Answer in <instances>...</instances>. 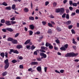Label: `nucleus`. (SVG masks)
<instances>
[{
    "label": "nucleus",
    "instance_id": "nucleus-1",
    "mask_svg": "<svg viewBox=\"0 0 79 79\" xmlns=\"http://www.w3.org/2000/svg\"><path fill=\"white\" fill-rule=\"evenodd\" d=\"M78 55V53L75 54L73 52L68 53L65 55V57H74Z\"/></svg>",
    "mask_w": 79,
    "mask_h": 79
},
{
    "label": "nucleus",
    "instance_id": "nucleus-11",
    "mask_svg": "<svg viewBox=\"0 0 79 79\" xmlns=\"http://www.w3.org/2000/svg\"><path fill=\"white\" fill-rule=\"evenodd\" d=\"M12 10H16V5L13 4L12 6Z\"/></svg>",
    "mask_w": 79,
    "mask_h": 79
},
{
    "label": "nucleus",
    "instance_id": "nucleus-59",
    "mask_svg": "<svg viewBox=\"0 0 79 79\" xmlns=\"http://www.w3.org/2000/svg\"><path fill=\"white\" fill-rule=\"evenodd\" d=\"M69 4L70 5H73V1H69Z\"/></svg>",
    "mask_w": 79,
    "mask_h": 79
},
{
    "label": "nucleus",
    "instance_id": "nucleus-15",
    "mask_svg": "<svg viewBox=\"0 0 79 79\" xmlns=\"http://www.w3.org/2000/svg\"><path fill=\"white\" fill-rule=\"evenodd\" d=\"M29 20H31V21H34V17L33 16H30L29 17Z\"/></svg>",
    "mask_w": 79,
    "mask_h": 79
},
{
    "label": "nucleus",
    "instance_id": "nucleus-45",
    "mask_svg": "<svg viewBox=\"0 0 79 79\" xmlns=\"http://www.w3.org/2000/svg\"><path fill=\"white\" fill-rule=\"evenodd\" d=\"M73 25H70L68 26V27L69 29H72V28L73 27Z\"/></svg>",
    "mask_w": 79,
    "mask_h": 79
},
{
    "label": "nucleus",
    "instance_id": "nucleus-52",
    "mask_svg": "<svg viewBox=\"0 0 79 79\" xmlns=\"http://www.w3.org/2000/svg\"><path fill=\"white\" fill-rule=\"evenodd\" d=\"M5 54V56L6 57V58H8V52H6Z\"/></svg>",
    "mask_w": 79,
    "mask_h": 79
},
{
    "label": "nucleus",
    "instance_id": "nucleus-51",
    "mask_svg": "<svg viewBox=\"0 0 79 79\" xmlns=\"http://www.w3.org/2000/svg\"><path fill=\"white\" fill-rule=\"evenodd\" d=\"M42 23L44 26H45L46 24V21H44L42 22Z\"/></svg>",
    "mask_w": 79,
    "mask_h": 79
},
{
    "label": "nucleus",
    "instance_id": "nucleus-57",
    "mask_svg": "<svg viewBox=\"0 0 79 79\" xmlns=\"http://www.w3.org/2000/svg\"><path fill=\"white\" fill-rule=\"evenodd\" d=\"M48 4H49V2H46L45 3V5L46 6H47Z\"/></svg>",
    "mask_w": 79,
    "mask_h": 79
},
{
    "label": "nucleus",
    "instance_id": "nucleus-6",
    "mask_svg": "<svg viewBox=\"0 0 79 79\" xmlns=\"http://www.w3.org/2000/svg\"><path fill=\"white\" fill-rule=\"evenodd\" d=\"M5 23L7 25V26H11V24L10 23V21L6 20L5 21Z\"/></svg>",
    "mask_w": 79,
    "mask_h": 79
},
{
    "label": "nucleus",
    "instance_id": "nucleus-7",
    "mask_svg": "<svg viewBox=\"0 0 79 79\" xmlns=\"http://www.w3.org/2000/svg\"><path fill=\"white\" fill-rule=\"evenodd\" d=\"M37 70L38 72H41L42 71V68L40 66H38L37 68Z\"/></svg>",
    "mask_w": 79,
    "mask_h": 79
},
{
    "label": "nucleus",
    "instance_id": "nucleus-50",
    "mask_svg": "<svg viewBox=\"0 0 79 79\" xmlns=\"http://www.w3.org/2000/svg\"><path fill=\"white\" fill-rule=\"evenodd\" d=\"M6 29H2V31L4 32H6Z\"/></svg>",
    "mask_w": 79,
    "mask_h": 79
},
{
    "label": "nucleus",
    "instance_id": "nucleus-2",
    "mask_svg": "<svg viewBox=\"0 0 79 79\" xmlns=\"http://www.w3.org/2000/svg\"><path fill=\"white\" fill-rule=\"evenodd\" d=\"M4 63L5 64H6L4 66V69L6 70L8 68V67H9V62H8V59H6L4 61Z\"/></svg>",
    "mask_w": 79,
    "mask_h": 79
},
{
    "label": "nucleus",
    "instance_id": "nucleus-10",
    "mask_svg": "<svg viewBox=\"0 0 79 79\" xmlns=\"http://www.w3.org/2000/svg\"><path fill=\"white\" fill-rule=\"evenodd\" d=\"M17 48L18 49H20V48H23V46L21 45H18L16 46Z\"/></svg>",
    "mask_w": 79,
    "mask_h": 79
},
{
    "label": "nucleus",
    "instance_id": "nucleus-16",
    "mask_svg": "<svg viewBox=\"0 0 79 79\" xmlns=\"http://www.w3.org/2000/svg\"><path fill=\"white\" fill-rule=\"evenodd\" d=\"M35 48V46H34V45H33L31 47V49L32 51L34 50Z\"/></svg>",
    "mask_w": 79,
    "mask_h": 79
},
{
    "label": "nucleus",
    "instance_id": "nucleus-26",
    "mask_svg": "<svg viewBox=\"0 0 79 79\" xmlns=\"http://www.w3.org/2000/svg\"><path fill=\"white\" fill-rule=\"evenodd\" d=\"M0 55L2 57V58H4V56H5V53H4V52H3L1 53Z\"/></svg>",
    "mask_w": 79,
    "mask_h": 79
},
{
    "label": "nucleus",
    "instance_id": "nucleus-18",
    "mask_svg": "<svg viewBox=\"0 0 79 79\" xmlns=\"http://www.w3.org/2000/svg\"><path fill=\"white\" fill-rule=\"evenodd\" d=\"M64 8H62L60 9V12L62 13H64Z\"/></svg>",
    "mask_w": 79,
    "mask_h": 79
},
{
    "label": "nucleus",
    "instance_id": "nucleus-63",
    "mask_svg": "<svg viewBox=\"0 0 79 79\" xmlns=\"http://www.w3.org/2000/svg\"><path fill=\"white\" fill-rule=\"evenodd\" d=\"M44 69L45 72L46 73V72H47V67H44Z\"/></svg>",
    "mask_w": 79,
    "mask_h": 79
},
{
    "label": "nucleus",
    "instance_id": "nucleus-29",
    "mask_svg": "<svg viewBox=\"0 0 79 79\" xmlns=\"http://www.w3.org/2000/svg\"><path fill=\"white\" fill-rule=\"evenodd\" d=\"M51 44L49 43L48 42H47L45 44V46L46 47H49V45H51Z\"/></svg>",
    "mask_w": 79,
    "mask_h": 79
},
{
    "label": "nucleus",
    "instance_id": "nucleus-35",
    "mask_svg": "<svg viewBox=\"0 0 79 79\" xmlns=\"http://www.w3.org/2000/svg\"><path fill=\"white\" fill-rule=\"evenodd\" d=\"M56 13H60V9L58 8L56 9Z\"/></svg>",
    "mask_w": 79,
    "mask_h": 79
},
{
    "label": "nucleus",
    "instance_id": "nucleus-43",
    "mask_svg": "<svg viewBox=\"0 0 79 79\" xmlns=\"http://www.w3.org/2000/svg\"><path fill=\"white\" fill-rule=\"evenodd\" d=\"M57 5V3H56V2H54L53 3V5L54 7H55V6H56Z\"/></svg>",
    "mask_w": 79,
    "mask_h": 79
},
{
    "label": "nucleus",
    "instance_id": "nucleus-12",
    "mask_svg": "<svg viewBox=\"0 0 79 79\" xmlns=\"http://www.w3.org/2000/svg\"><path fill=\"white\" fill-rule=\"evenodd\" d=\"M56 30L57 32H61V28L58 27H57L56 28Z\"/></svg>",
    "mask_w": 79,
    "mask_h": 79
},
{
    "label": "nucleus",
    "instance_id": "nucleus-24",
    "mask_svg": "<svg viewBox=\"0 0 79 79\" xmlns=\"http://www.w3.org/2000/svg\"><path fill=\"white\" fill-rule=\"evenodd\" d=\"M48 25L50 27H53V26L52 25V24H51L50 23H48Z\"/></svg>",
    "mask_w": 79,
    "mask_h": 79
},
{
    "label": "nucleus",
    "instance_id": "nucleus-47",
    "mask_svg": "<svg viewBox=\"0 0 79 79\" xmlns=\"http://www.w3.org/2000/svg\"><path fill=\"white\" fill-rule=\"evenodd\" d=\"M66 18L68 19H69V14H66Z\"/></svg>",
    "mask_w": 79,
    "mask_h": 79
},
{
    "label": "nucleus",
    "instance_id": "nucleus-13",
    "mask_svg": "<svg viewBox=\"0 0 79 79\" xmlns=\"http://www.w3.org/2000/svg\"><path fill=\"white\" fill-rule=\"evenodd\" d=\"M71 21H68L65 22V24H66V25H70V24H71Z\"/></svg>",
    "mask_w": 79,
    "mask_h": 79
},
{
    "label": "nucleus",
    "instance_id": "nucleus-62",
    "mask_svg": "<svg viewBox=\"0 0 79 79\" xmlns=\"http://www.w3.org/2000/svg\"><path fill=\"white\" fill-rule=\"evenodd\" d=\"M19 60H23V58L22 57V56H20V57H19Z\"/></svg>",
    "mask_w": 79,
    "mask_h": 79
},
{
    "label": "nucleus",
    "instance_id": "nucleus-20",
    "mask_svg": "<svg viewBox=\"0 0 79 79\" xmlns=\"http://www.w3.org/2000/svg\"><path fill=\"white\" fill-rule=\"evenodd\" d=\"M1 5H3L4 6H7V5H8V4H7V3H6V2H3L2 4H0Z\"/></svg>",
    "mask_w": 79,
    "mask_h": 79
},
{
    "label": "nucleus",
    "instance_id": "nucleus-39",
    "mask_svg": "<svg viewBox=\"0 0 79 79\" xmlns=\"http://www.w3.org/2000/svg\"><path fill=\"white\" fill-rule=\"evenodd\" d=\"M71 31L72 34H76V33L75 32V31H74V29H72L71 30Z\"/></svg>",
    "mask_w": 79,
    "mask_h": 79
},
{
    "label": "nucleus",
    "instance_id": "nucleus-4",
    "mask_svg": "<svg viewBox=\"0 0 79 79\" xmlns=\"http://www.w3.org/2000/svg\"><path fill=\"white\" fill-rule=\"evenodd\" d=\"M32 61H33L34 62H31V65H38V64H39V63H38V62H35V61H36V59H33L32 60Z\"/></svg>",
    "mask_w": 79,
    "mask_h": 79
},
{
    "label": "nucleus",
    "instance_id": "nucleus-14",
    "mask_svg": "<svg viewBox=\"0 0 79 79\" xmlns=\"http://www.w3.org/2000/svg\"><path fill=\"white\" fill-rule=\"evenodd\" d=\"M6 29L7 31H9L10 32H13V29L11 28H7Z\"/></svg>",
    "mask_w": 79,
    "mask_h": 79
},
{
    "label": "nucleus",
    "instance_id": "nucleus-64",
    "mask_svg": "<svg viewBox=\"0 0 79 79\" xmlns=\"http://www.w3.org/2000/svg\"><path fill=\"white\" fill-rule=\"evenodd\" d=\"M76 13H79V9H77L76 10Z\"/></svg>",
    "mask_w": 79,
    "mask_h": 79
},
{
    "label": "nucleus",
    "instance_id": "nucleus-42",
    "mask_svg": "<svg viewBox=\"0 0 79 79\" xmlns=\"http://www.w3.org/2000/svg\"><path fill=\"white\" fill-rule=\"evenodd\" d=\"M56 42L57 44H60V40L58 39L56 40Z\"/></svg>",
    "mask_w": 79,
    "mask_h": 79
},
{
    "label": "nucleus",
    "instance_id": "nucleus-34",
    "mask_svg": "<svg viewBox=\"0 0 79 79\" xmlns=\"http://www.w3.org/2000/svg\"><path fill=\"white\" fill-rule=\"evenodd\" d=\"M6 10H11V8L10 6L6 7Z\"/></svg>",
    "mask_w": 79,
    "mask_h": 79
},
{
    "label": "nucleus",
    "instance_id": "nucleus-38",
    "mask_svg": "<svg viewBox=\"0 0 79 79\" xmlns=\"http://www.w3.org/2000/svg\"><path fill=\"white\" fill-rule=\"evenodd\" d=\"M72 5L73 6H77V3H73L72 4Z\"/></svg>",
    "mask_w": 79,
    "mask_h": 79
},
{
    "label": "nucleus",
    "instance_id": "nucleus-28",
    "mask_svg": "<svg viewBox=\"0 0 79 79\" xmlns=\"http://www.w3.org/2000/svg\"><path fill=\"white\" fill-rule=\"evenodd\" d=\"M13 39L11 37H9L7 38V41H13Z\"/></svg>",
    "mask_w": 79,
    "mask_h": 79
},
{
    "label": "nucleus",
    "instance_id": "nucleus-23",
    "mask_svg": "<svg viewBox=\"0 0 79 79\" xmlns=\"http://www.w3.org/2000/svg\"><path fill=\"white\" fill-rule=\"evenodd\" d=\"M41 48L42 49H43V50H47L48 49L47 47H45L44 46H41Z\"/></svg>",
    "mask_w": 79,
    "mask_h": 79
},
{
    "label": "nucleus",
    "instance_id": "nucleus-37",
    "mask_svg": "<svg viewBox=\"0 0 79 79\" xmlns=\"http://www.w3.org/2000/svg\"><path fill=\"white\" fill-rule=\"evenodd\" d=\"M48 34H52V31L51 29H49L48 30Z\"/></svg>",
    "mask_w": 79,
    "mask_h": 79
},
{
    "label": "nucleus",
    "instance_id": "nucleus-41",
    "mask_svg": "<svg viewBox=\"0 0 79 79\" xmlns=\"http://www.w3.org/2000/svg\"><path fill=\"white\" fill-rule=\"evenodd\" d=\"M19 35V33H16L15 36V38H16V37H18Z\"/></svg>",
    "mask_w": 79,
    "mask_h": 79
},
{
    "label": "nucleus",
    "instance_id": "nucleus-31",
    "mask_svg": "<svg viewBox=\"0 0 79 79\" xmlns=\"http://www.w3.org/2000/svg\"><path fill=\"white\" fill-rule=\"evenodd\" d=\"M28 71H31V73H32L33 71H34V70H32V68H30L28 70Z\"/></svg>",
    "mask_w": 79,
    "mask_h": 79
},
{
    "label": "nucleus",
    "instance_id": "nucleus-49",
    "mask_svg": "<svg viewBox=\"0 0 79 79\" xmlns=\"http://www.w3.org/2000/svg\"><path fill=\"white\" fill-rule=\"evenodd\" d=\"M49 48L50 49H52L53 48V46L51 44L49 46Z\"/></svg>",
    "mask_w": 79,
    "mask_h": 79
},
{
    "label": "nucleus",
    "instance_id": "nucleus-54",
    "mask_svg": "<svg viewBox=\"0 0 79 79\" xmlns=\"http://www.w3.org/2000/svg\"><path fill=\"white\" fill-rule=\"evenodd\" d=\"M64 70L63 69H62V70H61L60 71V72L61 73H64Z\"/></svg>",
    "mask_w": 79,
    "mask_h": 79
},
{
    "label": "nucleus",
    "instance_id": "nucleus-55",
    "mask_svg": "<svg viewBox=\"0 0 79 79\" xmlns=\"http://www.w3.org/2000/svg\"><path fill=\"white\" fill-rule=\"evenodd\" d=\"M65 10L66 11V13H69V9H65Z\"/></svg>",
    "mask_w": 79,
    "mask_h": 79
},
{
    "label": "nucleus",
    "instance_id": "nucleus-61",
    "mask_svg": "<svg viewBox=\"0 0 79 79\" xmlns=\"http://www.w3.org/2000/svg\"><path fill=\"white\" fill-rule=\"evenodd\" d=\"M69 9L70 11H72L73 10V8L71 6H70L69 7Z\"/></svg>",
    "mask_w": 79,
    "mask_h": 79
},
{
    "label": "nucleus",
    "instance_id": "nucleus-40",
    "mask_svg": "<svg viewBox=\"0 0 79 79\" xmlns=\"http://www.w3.org/2000/svg\"><path fill=\"white\" fill-rule=\"evenodd\" d=\"M10 23L12 24H16V21H11Z\"/></svg>",
    "mask_w": 79,
    "mask_h": 79
},
{
    "label": "nucleus",
    "instance_id": "nucleus-21",
    "mask_svg": "<svg viewBox=\"0 0 79 79\" xmlns=\"http://www.w3.org/2000/svg\"><path fill=\"white\" fill-rule=\"evenodd\" d=\"M8 74V73L6 71H5L4 72H3L2 73V76H6V75H7Z\"/></svg>",
    "mask_w": 79,
    "mask_h": 79
},
{
    "label": "nucleus",
    "instance_id": "nucleus-8",
    "mask_svg": "<svg viewBox=\"0 0 79 79\" xmlns=\"http://www.w3.org/2000/svg\"><path fill=\"white\" fill-rule=\"evenodd\" d=\"M30 42H31L30 39L27 40L24 43V44L25 45H27V44H29V43H30Z\"/></svg>",
    "mask_w": 79,
    "mask_h": 79
},
{
    "label": "nucleus",
    "instance_id": "nucleus-19",
    "mask_svg": "<svg viewBox=\"0 0 79 79\" xmlns=\"http://www.w3.org/2000/svg\"><path fill=\"white\" fill-rule=\"evenodd\" d=\"M24 11L25 13H27L29 11V9L27 8H24Z\"/></svg>",
    "mask_w": 79,
    "mask_h": 79
},
{
    "label": "nucleus",
    "instance_id": "nucleus-33",
    "mask_svg": "<svg viewBox=\"0 0 79 79\" xmlns=\"http://www.w3.org/2000/svg\"><path fill=\"white\" fill-rule=\"evenodd\" d=\"M29 34L30 35H32V34H33V31L31 30H30L29 31Z\"/></svg>",
    "mask_w": 79,
    "mask_h": 79
},
{
    "label": "nucleus",
    "instance_id": "nucleus-56",
    "mask_svg": "<svg viewBox=\"0 0 79 79\" xmlns=\"http://www.w3.org/2000/svg\"><path fill=\"white\" fill-rule=\"evenodd\" d=\"M54 49L55 50H58V48L57 47H56V46H54Z\"/></svg>",
    "mask_w": 79,
    "mask_h": 79
},
{
    "label": "nucleus",
    "instance_id": "nucleus-9",
    "mask_svg": "<svg viewBox=\"0 0 79 79\" xmlns=\"http://www.w3.org/2000/svg\"><path fill=\"white\" fill-rule=\"evenodd\" d=\"M12 42L13 44H18V40H16L13 39Z\"/></svg>",
    "mask_w": 79,
    "mask_h": 79
},
{
    "label": "nucleus",
    "instance_id": "nucleus-46",
    "mask_svg": "<svg viewBox=\"0 0 79 79\" xmlns=\"http://www.w3.org/2000/svg\"><path fill=\"white\" fill-rule=\"evenodd\" d=\"M62 17L63 18H66V14H64L62 16Z\"/></svg>",
    "mask_w": 79,
    "mask_h": 79
},
{
    "label": "nucleus",
    "instance_id": "nucleus-48",
    "mask_svg": "<svg viewBox=\"0 0 79 79\" xmlns=\"http://www.w3.org/2000/svg\"><path fill=\"white\" fill-rule=\"evenodd\" d=\"M11 21H15V17H13L12 18L10 19Z\"/></svg>",
    "mask_w": 79,
    "mask_h": 79
},
{
    "label": "nucleus",
    "instance_id": "nucleus-58",
    "mask_svg": "<svg viewBox=\"0 0 79 79\" xmlns=\"http://www.w3.org/2000/svg\"><path fill=\"white\" fill-rule=\"evenodd\" d=\"M35 34H37L38 35H39V34H40V32L39 31H37L35 33Z\"/></svg>",
    "mask_w": 79,
    "mask_h": 79
},
{
    "label": "nucleus",
    "instance_id": "nucleus-25",
    "mask_svg": "<svg viewBox=\"0 0 79 79\" xmlns=\"http://www.w3.org/2000/svg\"><path fill=\"white\" fill-rule=\"evenodd\" d=\"M39 50H37L36 51L34 52L33 53L35 55H37V52H39Z\"/></svg>",
    "mask_w": 79,
    "mask_h": 79
},
{
    "label": "nucleus",
    "instance_id": "nucleus-53",
    "mask_svg": "<svg viewBox=\"0 0 79 79\" xmlns=\"http://www.w3.org/2000/svg\"><path fill=\"white\" fill-rule=\"evenodd\" d=\"M19 68L21 69H23V65H20L19 66Z\"/></svg>",
    "mask_w": 79,
    "mask_h": 79
},
{
    "label": "nucleus",
    "instance_id": "nucleus-3",
    "mask_svg": "<svg viewBox=\"0 0 79 79\" xmlns=\"http://www.w3.org/2000/svg\"><path fill=\"white\" fill-rule=\"evenodd\" d=\"M68 44H66L64 45V47H62L60 48V49L63 51H66V49L68 48Z\"/></svg>",
    "mask_w": 79,
    "mask_h": 79
},
{
    "label": "nucleus",
    "instance_id": "nucleus-22",
    "mask_svg": "<svg viewBox=\"0 0 79 79\" xmlns=\"http://www.w3.org/2000/svg\"><path fill=\"white\" fill-rule=\"evenodd\" d=\"M72 41L73 44L75 45H77V42L75 41V39L74 38L73 39Z\"/></svg>",
    "mask_w": 79,
    "mask_h": 79
},
{
    "label": "nucleus",
    "instance_id": "nucleus-36",
    "mask_svg": "<svg viewBox=\"0 0 79 79\" xmlns=\"http://www.w3.org/2000/svg\"><path fill=\"white\" fill-rule=\"evenodd\" d=\"M12 63H13L15 64L16 63H17V62H18V61L16 60H14L12 61Z\"/></svg>",
    "mask_w": 79,
    "mask_h": 79
},
{
    "label": "nucleus",
    "instance_id": "nucleus-32",
    "mask_svg": "<svg viewBox=\"0 0 79 79\" xmlns=\"http://www.w3.org/2000/svg\"><path fill=\"white\" fill-rule=\"evenodd\" d=\"M14 53H16V54H18L19 53V52L17 50H14V52H13Z\"/></svg>",
    "mask_w": 79,
    "mask_h": 79
},
{
    "label": "nucleus",
    "instance_id": "nucleus-17",
    "mask_svg": "<svg viewBox=\"0 0 79 79\" xmlns=\"http://www.w3.org/2000/svg\"><path fill=\"white\" fill-rule=\"evenodd\" d=\"M30 28L31 29V30H33L34 29V28L35 27H34V26L33 25H31L30 26Z\"/></svg>",
    "mask_w": 79,
    "mask_h": 79
},
{
    "label": "nucleus",
    "instance_id": "nucleus-27",
    "mask_svg": "<svg viewBox=\"0 0 79 79\" xmlns=\"http://www.w3.org/2000/svg\"><path fill=\"white\" fill-rule=\"evenodd\" d=\"M14 51V49H10V51L8 52V53L9 54H11V53H12V52H13Z\"/></svg>",
    "mask_w": 79,
    "mask_h": 79
},
{
    "label": "nucleus",
    "instance_id": "nucleus-5",
    "mask_svg": "<svg viewBox=\"0 0 79 79\" xmlns=\"http://www.w3.org/2000/svg\"><path fill=\"white\" fill-rule=\"evenodd\" d=\"M40 55L41 56H43L44 58H47V55L45 54L44 53L40 52Z\"/></svg>",
    "mask_w": 79,
    "mask_h": 79
},
{
    "label": "nucleus",
    "instance_id": "nucleus-30",
    "mask_svg": "<svg viewBox=\"0 0 79 79\" xmlns=\"http://www.w3.org/2000/svg\"><path fill=\"white\" fill-rule=\"evenodd\" d=\"M26 47L27 49H28V50H31V46L30 45H27L26 46Z\"/></svg>",
    "mask_w": 79,
    "mask_h": 79
},
{
    "label": "nucleus",
    "instance_id": "nucleus-60",
    "mask_svg": "<svg viewBox=\"0 0 79 79\" xmlns=\"http://www.w3.org/2000/svg\"><path fill=\"white\" fill-rule=\"evenodd\" d=\"M40 52H43L44 53H45V51L43 50H41L40 49Z\"/></svg>",
    "mask_w": 79,
    "mask_h": 79
},
{
    "label": "nucleus",
    "instance_id": "nucleus-44",
    "mask_svg": "<svg viewBox=\"0 0 79 79\" xmlns=\"http://www.w3.org/2000/svg\"><path fill=\"white\" fill-rule=\"evenodd\" d=\"M5 21L4 19H2L1 20V23H5Z\"/></svg>",
    "mask_w": 79,
    "mask_h": 79
}]
</instances>
